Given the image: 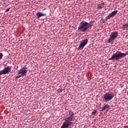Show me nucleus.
<instances>
[{
  "mask_svg": "<svg viewBox=\"0 0 128 128\" xmlns=\"http://www.w3.org/2000/svg\"><path fill=\"white\" fill-rule=\"evenodd\" d=\"M88 39L86 38L85 40H83L80 43V46L78 48V50H84V48L88 44Z\"/></svg>",
  "mask_w": 128,
  "mask_h": 128,
  "instance_id": "obj_7",
  "label": "nucleus"
},
{
  "mask_svg": "<svg viewBox=\"0 0 128 128\" xmlns=\"http://www.w3.org/2000/svg\"><path fill=\"white\" fill-rule=\"evenodd\" d=\"M128 53L126 52V53L121 52L120 51H116V52L114 53L113 55L109 58V60H118L126 56Z\"/></svg>",
  "mask_w": 128,
  "mask_h": 128,
  "instance_id": "obj_2",
  "label": "nucleus"
},
{
  "mask_svg": "<svg viewBox=\"0 0 128 128\" xmlns=\"http://www.w3.org/2000/svg\"><path fill=\"white\" fill-rule=\"evenodd\" d=\"M74 118L76 116H68L66 118V121L63 122L60 128H72V124H74V122H72L74 120Z\"/></svg>",
  "mask_w": 128,
  "mask_h": 128,
  "instance_id": "obj_3",
  "label": "nucleus"
},
{
  "mask_svg": "<svg viewBox=\"0 0 128 128\" xmlns=\"http://www.w3.org/2000/svg\"><path fill=\"white\" fill-rule=\"evenodd\" d=\"M92 28V22H88L84 20H82L80 22L78 28V32H86L88 29Z\"/></svg>",
  "mask_w": 128,
  "mask_h": 128,
  "instance_id": "obj_1",
  "label": "nucleus"
},
{
  "mask_svg": "<svg viewBox=\"0 0 128 128\" xmlns=\"http://www.w3.org/2000/svg\"><path fill=\"white\" fill-rule=\"evenodd\" d=\"M12 71V66H8L4 68L3 70L0 71V76L2 74H8Z\"/></svg>",
  "mask_w": 128,
  "mask_h": 128,
  "instance_id": "obj_6",
  "label": "nucleus"
},
{
  "mask_svg": "<svg viewBox=\"0 0 128 128\" xmlns=\"http://www.w3.org/2000/svg\"><path fill=\"white\" fill-rule=\"evenodd\" d=\"M114 96L112 93H106L104 95V100L106 102L112 100L114 98Z\"/></svg>",
  "mask_w": 128,
  "mask_h": 128,
  "instance_id": "obj_5",
  "label": "nucleus"
},
{
  "mask_svg": "<svg viewBox=\"0 0 128 128\" xmlns=\"http://www.w3.org/2000/svg\"><path fill=\"white\" fill-rule=\"evenodd\" d=\"M10 8H8L5 11V12H10Z\"/></svg>",
  "mask_w": 128,
  "mask_h": 128,
  "instance_id": "obj_18",
  "label": "nucleus"
},
{
  "mask_svg": "<svg viewBox=\"0 0 128 128\" xmlns=\"http://www.w3.org/2000/svg\"><path fill=\"white\" fill-rule=\"evenodd\" d=\"M22 75H19L18 76H16V80H18V78H22Z\"/></svg>",
  "mask_w": 128,
  "mask_h": 128,
  "instance_id": "obj_17",
  "label": "nucleus"
},
{
  "mask_svg": "<svg viewBox=\"0 0 128 128\" xmlns=\"http://www.w3.org/2000/svg\"><path fill=\"white\" fill-rule=\"evenodd\" d=\"M104 110L106 112H108L110 110V105L106 104L105 106H104L102 108V111L104 112Z\"/></svg>",
  "mask_w": 128,
  "mask_h": 128,
  "instance_id": "obj_10",
  "label": "nucleus"
},
{
  "mask_svg": "<svg viewBox=\"0 0 128 128\" xmlns=\"http://www.w3.org/2000/svg\"><path fill=\"white\" fill-rule=\"evenodd\" d=\"M3 56H4V54H2V53H0V60L2 58Z\"/></svg>",
  "mask_w": 128,
  "mask_h": 128,
  "instance_id": "obj_16",
  "label": "nucleus"
},
{
  "mask_svg": "<svg viewBox=\"0 0 128 128\" xmlns=\"http://www.w3.org/2000/svg\"><path fill=\"white\" fill-rule=\"evenodd\" d=\"M118 10L112 11L109 15L106 17L105 20L106 22L108 20H110L111 18L116 16V15L118 14Z\"/></svg>",
  "mask_w": 128,
  "mask_h": 128,
  "instance_id": "obj_8",
  "label": "nucleus"
},
{
  "mask_svg": "<svg viewBox=\"0 0 128 128\" xmlns=\"http://www.w3.org/2000/svg\"><path fill=\"white\" fill-rule=\"evenodd\" d=\"M36 16H37L38 18H42V16H46V14L42 12H38L36 13Z\"/></svg>",
  "mask_w": 128,
  "mask_h": 128,
  "instance_id": "obj_11",
  "label": "nucleus"
},
{
  "mask_svg": "<svg viewBox=\"0 0 128 128\" xmlns=\"http://www.w3.org/2000/svg\"><path fill=\"white\" fill-rule=\"evenodd\" d=\"M27 72L28 71L26 70H22V69H20V71L18 72V74H20L22 76H26Z\"/></svg>",
  "mask_w": 128,
  "mask_h": 128,
  "instance_id": "obj_9",
  "label": "nucleus"
},
{
  "mask_svg": "<svg viewBox=\"0 0 128 128\" xmlns=\"http://www.w3.org/2000/svg\"><path fill=\"white\" fill-rule=\"evenodd\" d=\"M104 2H102L101 4L98 5V10H102V8L104 7Z\"/></svg>",
  "mask_w": 128,
  "mask_h": 128,
  "instance_id": "obj_12",
  "label": "nucleus"
},
{
  "mask_svg": "<svg viewBox=\"0 0 128 128\" xmlns=\"http://www.w3.org/2000/svg\"><path fill=\"white\" fill-rule=\"evenodd\" d=\"M68 116H74V112H72V111H70L69 112V114H68Z\"/></svg>",
  "mask_w": 128,
  "mask_h": 128,
  "instance_id": "obj_14",
  "label": "nucleus"
},
{
  "mask_svg": "<svg viewBox=\"0 0 128 128\" xmlns=\"http://www.w3.org/2000/svg\"><path fill=\"white\" fill-rule=\"evenodd\" d=\"M122 28H124V30H128V24H125L122 26Z\"/></svg>",
  "mask_w": 128,
  "mask_h": 128,
  "instance_id": "obj_13",
  "label": "nucleus"
},
{
  "mask_svg": "<svg viewBox=\"0 0 128 128\" xmlns=\"http://www.w3.org/2000/svg\"><path fill=\"white\" fill-rule=\"evenodd\" d=\"M96 112H98V110H94V112H92V116H94V114H96Z\"/></svg>",
  "mask_w": 128,
  "mask_h": 128,
  "instance_id": "obj_15",
  "label": "nucleus"
},
{
  "mask_svg": "<svg viewBox=\"0 0 128 128\" xmlns=\"http://www.w3.org/2000/svg\"><path fill=\"white\" fill-rule=\"evenodd\" d=\"M118 36V32H112L110 34V38L108 40V42H114V39L116 38Z\"/></svg>",
  "mask_w": 128,
  "mask_h": 128,
  "instance_id": "obj_4",
  "label": "nucleus"
}]
</instances>
